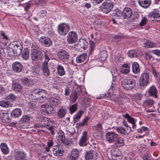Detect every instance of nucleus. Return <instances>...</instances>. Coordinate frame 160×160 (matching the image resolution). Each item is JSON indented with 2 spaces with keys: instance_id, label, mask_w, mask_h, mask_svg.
I'll return each instance as SVG.
<instances>
[{
  "instance_id": "obj_29",
  "label": "nucleus",
  "mask_w": 160,
  "mask_h": 160,
  "mask_svg": "<svg viewBox=\"0 0 160 160\" xmlns=\"http://www.w3.org/2000/svg\"><path fill=\"white\" fill-rule=\"evenodd\" d=\"M49 101L52 105L57 107L60 103V98L58 96L52 97L50 98Z\"/></svg>"
},
{
  "instance_id": "obj_34",
  "label": "nucleus",
  "mask_w": 160,
  "mask_h": 160,
  "mask_svg": "<svg viewBox=\"0 0 160 160\" xmlns=\"http://www.w3.org/2000/svg\"><path fill=\"white\" fill-rule=\"evenodd\" d=\"M57 138L60 143H65V142L66 139L65 134L62 130H60L59 132Z\"/></svg>"
},
{
  "instance_id": "obj_48",
  "label": "nucleus",
  "mask_w": 160,
  "mask_h": 160,
  "mask_svg": "<svg viewBox=\"0 0 160 160\" xmlns=\"http://www.w3.org/2000/svg\"><path fill=\"white\" fill-rule=\"evenodd\" d=\"M78 105L77 103H76L70 106L69 110L70 113L72 114L75 112L77 109Z\"/></svg>"
},
{
  "instance_id": "obj_1",
  "label": "nucleus",
  "mask_w": 160,
  "mask_h": 160,
  "mask_svg": "<svg viewBox=\"0 0 160 160\" xmlns=\"http://www.w3.org/2000/svg\"><path fill=\"white\" fill-rule=\"evenodd\" d=\"M47 96L46 91L44 90L39 89H33L29 95L30 98L28 104V106L31 108L35 105L37 101L41 102L47 101L48 100Z\"/></svg>"
},
{
  "instance_id": "obj_53",
  "label": "nucleus",
  "mask_w": 160,
  "mask_h": 160,
  "mask_svg": "<svg viewBox=\"0 0 160 160\" xmlns=\"http://www.w3.org/2000/svg\"><path fill=\"white\" fill-rule=\"evenodd\" d=\"M157 47L156 43L153 42L152 41H148L147 48H153Z\"/></svg>"
},
{
  "instance_id": "obj_5",
  "label": "nucleus",
  "mask_w": 160,
  "mask_h": 160,
  "mask_svg": "<svg viewBox=\"0 0 160 160\" xmlns=\"http://www.w3.org/2000/svg\"><path fill=\"white\" fill-rule=\"evenodd\" d=\"M88 43L86 39H79L77 44L74 45L75 49L78 51H83L87 48Z\"/></svg>"
},
{
  "instance_id": "obj_8",
  "label": "nucleus",
  "mask_w": 160,
  "mask_h": 160,
  "mask_svg": "<svg viewBox=\"0 0 160 160\" xmlns=\"http://www.w3.org/2000/svg\"><path fill=\"white\" fill-rule=\"evenodd\" d=\"M58 33L62 35H65L67 34L69 30V26L68 24L63 23L58 25Z\"/></svg>"
},
{
  "instance_id": "obj_33",
  "label": "nucleus",
  "mask_w": 160,
  "mask_h": 160,
  "mask_svg": "<svg viewBox=\"0 0 160 160\" xmlns=\"http://www.w3.org/2000/svg\"><path fill=\"white\" fill-rule=\"evenodd\" d=\"M48 61H44V62L42 63V66L43 72L46 76H49L50 73V71L48 67Z\"/></svg>"
},
{
  "instance_id": "obj_22",
  "label": "nucleus",
  "mask_w": 160,
  "mask_h": 160,
  "mask_svg": "<svg viewBox=\"0 0 160 160\" xmlns=\"http://www.w3.org/2000/svg\"><path fill=\"white\" fill-rule=\"evenodd\" d=\"M57 55L59 59L61 60H66L69 58L68 53L64 50H60L58 51Z\"/></svg>"
},
{
  "instance_id": "obj_42",
  "label": "nucleus",
  "mask_w": 160,
  "mask_h": 160,
  "mask_svg": "<svg viewBox=\"0 0 160 160\" xmlns=\"http://www.w3.org/2000/svg\"><path fill=\"white\" fill-rule=\"evenodd\" d=\"M52 150L53 154L56 157L61 156L63 153V150L58 148H53Z\"/></svg>"
},
{
  "instance_id": "obj_15",
  "label": "nucleus",
  "mask_w": 160,
  "mask_h": 160,
  "mask_svg": "<svg viewBox=\"0 0 160 160\" xmlns=\"http://www.w3.org/2000/svg\"><path fill=\"white\" fill-rule=\"evenodd\" d=\"M111 153L113 160H115V159H117V160H118L122 158L121 152L117 148H112L111 150Z\"/></svg>"
},
{
  "instance_id": "obj_23",
  "label": "nucleus",
  "mask_w": 160,
  "mask_h": 160,
  "mask_svg": "<svg viewBox=\"0 0 160 160\" xmlns=\"http://www.w3.org/2000/svg\"><path fill=\"white\" fill-rule=\"evenodd\" d=\"M88 140L87 133L84 131L83 132L82 135L79 140V144L80 146H85L87 144Z\"/></svg>"
},
{
  "instance_id": "obj_45",
  "label": "nucleus",
  "mask_w": 160,
  "mask_h": 160,
  "mask_svg": "<svg viewBox=\"0 0 160 160\" xmlns=\"http://www.w3.org/2000/svg\"><path fill=\"white\" fill-rule=\"evenodd\" d=\"M22 58L25 60H27L29 58V51L27 48H25L23 51L22 53Z\"/></svg>"
},
{
  "instance_id": "obj_30",
  "label": "nucleus",
  "mask_w": 160,
  "mask_h": 160,
  "mask_svg": "<svg viewBox=\"0 0 160 160\" xmlns=\"http://www.w3.org/2000/svg\"><path fill=\"white\" fill-rule=\"evenodd\" d=\"M128 57L130 58L137 57L142 55V52L138 50H132L128 51Z\"/></svg>"
},
{
  "instance_id": "obj_32",
  "label": "nucleus",
  "mask_w": 160,
  "mask_h": 160,
  "mask_svg": "<svg viewBox=\"0 0 160 160\" xmlns=\"http://www.w3.org/2000/svg\"><path fill=\"white\" fill-rule=\"evenodd\" d=\"M12 67L13 70L17 72H21L23 68L21 64L18 62H14Z\"/></svg>"
},
{
  "instance_id": "obj_59",
  "label": "nucleus",
  "mask_w": 160,
  "mask_h": 160,
  "mask_svg": "<svg viewBox=\"0 0 160 160\" xmlns=\"http://www.w3.org/2000/svg\"><path fill=\"white\" fill-rule=\"evenodd\" d=\"M90 118V117L87 116L85 117L83 120L81 124V126L86 125L88 122V121Z\"/></svg>"
},
{
  "instance_id": "obj_47",
  "label": "nucleus",
  "mask_w": 160,
  "mask_h": 160,
  "mask_svg": "<svg viewBox=\"0 0 160 160\" xmlns=\"http://www.w3.org/2000/svg\"><path fill=\"white\" fill-rule=\"evenodd\" d=\"M115 143L116 145L118 147H120L123 146L124 144V142L123 139L121 137L118 138Z\"/></svg>"
},
{
  "instance_id": "obj_39",
  "label": "nucleus",
  "mask_w": 160,
  "mask_h": 160,
  "mask_svg": "<svg viewBox=\"0 0 160 160\" xmlns=\"http://www.w3.org/2000/svg\"><path fill=\"white\" fill-rule=\"evenodd\" d=\"M108 57V52L105 50L101 51L98 56V58L100 60H106Z\"/></svg>"
},
{
  "instance_id": "obj_57",
  "label": "nucleus",
  "mask_w": 160,
  "mask_h": 160,
  "mask_svg": "<svg viewBox=\"0 0 160 160\" xmlns=\"http://www.w3.org/2000/svg\"><path fill=\"white\" fill-rule=\"evenodd\" d=\"M154 102L152 99L146 100L144 102L145 104L149 107L152 106L154 104Z\"/></svg>"
},
{
  "instance_id": "obj_9",
  "label": "nucleus",
  "mask_w": 160,
  "mask_h": 160,
  "mask_svg": "<svg viewBox=\"0 0 160 160\" xmlns=\"http://www.w3.org/2000/svg\"><path fill=\"white\" fill-rule=\"evenodd\" d=\"M32 119V117L29 115H23L20 120V123L22 128H28L29 125V121Z\"/></svg>"
},
{
  "instance_id": "obj_26",
  "label": "nucleus",
  "mask_w": 160,
  "mask_h": 160,
  "mask_svg": "<svg viewBox=\"0 0 160 160\" xmlns=\"http://www.w3.org/2000/svg\"><path fill=\"white\" fill-rule=\"evenodd\" d=\"M122 12L124 19L129 18L132 15V11L129 8H125Z\"/></svg>"
},
{
  "instance_id": "obj_35",
  "label": "nucleus",
  "mask_w": 160,
  "mask_h": 160,
  "mask_svg": "<svg viewBox=\"0 0 160 160\" xmlns=\"http://www.w3.org/2000/svg\"><path fill=\"white\" fill-rule=\"evenodd\" d=\"M123 116L128 120L129 123L132 124V128H134V127L135 126V120L134 118L132 117L128 113L125 114L124 115H123Z\"/></svg>"
},
{
  "instance_id": "obj_41",
  "label": "nucleus",
  "mask_w": 160,
  "mask_h": 160,
  "mask_svg": "<svg viewBox=\"0 0 160 160\" xmlns=\"http://www.w3.org/2000/svg\"><path fill=\"white\" fill-rule=\"evenodd\" d=\"M132 71L135 74H138L140 72L139 67L137 62H134L133 63L132 65Z\"/></svg>"
},
{
  "instance_id": "obj_51",
  "label": "nucleus",
  "mask_w": 160,
  "mask_h": 160,
  "mask_svg": "<svg viewBox=\"0 0 160 160\" xmlns=\"http://www.w3.org/2000/svg\"><path fill=\"white\" fill-rule=\"evenodd\" d=\"M122 12L120 10H118L116 13H115V15H114L115 19H119L121 18V17H122Z\"/></svg>"
},
{
  "instance_id": "obj_24",
  "label": "nucleus",
  "mask_w": 160,
  "mask_h": 160,
  "mask_svg": "<svg viewBox=\"0 0 160 160\" xmlns=\"http://www.w3.org/2000/svg\"><path fill=\"white\" fill-rule=\"evenodd\" d=\"M15 160H28L22 152L18 151L16 152L14 156Z\"/></svg>"
},
{
  "instance_id": "obj_54",
  "label": "nucleus",
  "mask_w": 160,
  "mask_h": 160,
  "mask_svg": "<svg viewBox=\"0 0 160 160\" xmlns=\"http://www.w3.org/2000/svg\"><path fill=\"white\" fill-rule=\"evenodd\" d=\"M148 40L145 39H142L140 40V44L144 47H147Z\"/></svg>"
},
{
  "instance_id": "obj_61",
  "label": "nucleus",
  "mask_w": 160,
  "mask_h": 160,
  "mask_svg": "<svg viewBox=\"0 0 160 160\" xmlns=\"http://www.w3.org/2000/svg\"><path fill=\"white\" fill-rule=\"evenodd\" d=\"M117 71L116 70H112L111 71V73L112 74V81H115L116 80V77L118 74L117 72L116 73Z\"/></svg>"
},
{
  "instance_id": "obj_7",
  "label": "nucleus",
  "mask_w": 160,
  "mask_h": 160,
  "mask_svg": "<svg viewBox=\"0 0 160 160\" xmlns=\"http://www.w3.org/2000/svg\"><path fill=\"white\" fill-rule=\"evenodd\" d=\"M113 8V5L111 1L107 0L102 3L100 6L102 12L107 13L109 12Z\"/></svg>"
},
{
  "instance_id": "obj_12",
  "label": "nucleus",
  "mask_w": 160,
  "mask_h": 160,
  "mask_svg": "<svg viewBox=\"0 0 160 160\" xmlns=\"http://www.w3.org/2000/svg\"><path fill=\"white\" fill-rule=\"evenodd\" d=\"M149 81V76L147 73H143L139 79V85L140 86L144 87L147 85Z\"/></svg>"
},
{
  "instance_id": "obj_27",
  "label": "nucleus",
  "mask_w": 160,
  "mask_h": 160,
  "mask_svg": "<svg viewBox=\"0 0 160 160\" xmlns=\"http://www.w3.org/2000/svg\"><path fill=\"white\" fill-rule=\"evenodd\" d=\"M149 94L152 97L156 98L157 97V90L154 86H150L148 89Z\"/></svg>"
},
{
  "instance_id": "obj_43",
  "label": "nucleus",
  "mask_w": 160,
  "mask_h": 160,
  "mask_svg": "<svg viewBox=\"0 0 160 160\" xmlns=\"http://www.w3.org/2000/svg\"><path fill=\"white\" fill-rule=\"evenodd\" d=\"M53 143L52 141L51 140L47 142V146L45 147L43 149L44 153H46L50 151V148L53 145Z\"/></svg>"
},
{
  "instance_id": "obj_36",
  "label": "nucleus",
  "mask_w": 160,
  "mask_h": 160,
  "mask_svg": "<svg viewBox=\"0 0 160 160\" xmlns=\"http://www.w3.org/2000/svg\"><path fill=\"white\" fill-rule=\"evenodd\" d=\"M0 148L2 153L6 155L9 152V148L8 146L5 143H2L0 145Z\"/></svg>"
},
{
  "instance_id": "obj_46",
  "label": "nucleus",
  "mask_w": 160,
  "mask_h": 160,
  "mask_svg": "<svg viewBox=\"0 0 160 160\" xmlns=\"http://www.w3.org/2000/svg\"><path fill=\"white\" fill-rule=\"evenodd\" d=\"M57 71L58 74L61 76H64L65 73L63 68L60 65L58 66L57 68Z\"/></svg>"
},
{
  "instance_id": "obj_64",
  "label": "nucleus",
  "mask_w": 160,
  "mask_h": 160,
  "mask_svg": "<svg viewBox=\"0 0 160 160\" xmlns=\"http://www.w3.org/2000/svg\"><path fill=\"white\" fill-rule=\"evenodd\" d=\"M147 22V19L145 17H144L142 18V20L140 22L139 24L140 26H143L146 24Z\"/></svg>"
},
{
  "instance_id": "obj_21",
  "label": "nucleus",
  "mask_w": 160,
  "mask_h": 160,
  "mask_svg": "<svg viewBox=\"0 0 160 160\" xmlns=\"http://www.w3.org/2000/svg\"><path fill=\"white\" fill-rule=\"evenodd\" d=\"M22 81L24 86L27 87H32L35 82L34 79L26 77L22 78Z\"/></svg>"
},
{
  "instance_id": "obj_20",
  "label": "nucleus",
  "mask_w": 160,
  "mask_h": 160,
  "mask_svg": "<svg viewBox=\"0 0 160 160\" xmlns=\"http://www.w3.org/2000/svg\"><path fill=\"white\" fill-rule=\"evenodd\" d=\"M150 19L153 21H160V13L158 11H152L149 14Z\"/></svg>"
},
{
  "instance_id": "obj_40",
  "label": "nucleus",
  "mask_w": 160,
  "mask_h": 160,
  "mask_svg": "<svg viewBox=\"0 0 160 160\" xmlns=\"http://www.w3.org/2000/svg\"><path fill=\"white\" fill-rule=\"evenodd\" d=\"M12 88L16 92H20L22 89V86L21 84L18 83H13Z\"/></svg>"
},
{
  "instance_id": "obj_16",
  "label": "nucleus",
  "mask_w": 160,
  "mask_h": 160,
  "mask_svg": "<svg viewBox=\"0 0 160 160\" xmlns=\"http://www.w3.org/2000/svg\"><path fill=\"white\" fill-rule=\"evenodd\" d=\"M85 160H95L97 158V153L95 151L86 152L85 156Z\"/></svg>"
},
{
  "instance_id": "obj_18",
  "label": "nucleus",
  "mask_w": 160,
  "mask_h": 160,
  "mask_svg": "<svg viewBox=\"0 0 160 160\" xmlns=\"http://www.w3.org/2000/svg\"><path fill=\"white\" fill-rule=\"evenodd\" d=\"M42 54L39 50L31 51V57L32 60H40L42 58Z\"/></svg>"
},
{
  "instance_id": "obj_62",
  "label": "nucleus",
  "mask_w": 160,
  "mask_h": 160,
  "mask_svg": "<svg viewBox=\"0 0 160 160\" xmlns=\"http://www.w3.org/2000/svg\"><path fill=\"white\" fill-rule=\"evenodd\" d=\"M32 48L31 50H40V48L37 45V44L35 42H33L32 44Z\"/></svg>"
},
{
  "instance_id": "obj_52",
  "label": "nucleus",
  "mask_w": 160,
  "mask_h": 160,
  "mask_svg": "<svg viewBox=\"0 0 160 160\" xmlns=\"http://www.w3.org/2000/svg\"><path fill=\"white\" fill-rule=\"evenodd\" d=\"M133 97L135 101L136 102L138 103H139L141 99V95L138 93L135 94L133 95Z\"/></svg>"
},
{
  "instance_id": "obj_2",
  "label": "nucleus",
  "mask_w": 160,
  "mask_h": 160,
  "mask_svg": "<svg viewBox=\"0 0 160 160\" xmlns=\"http://www.w3.org/2000/svg\"><path fill=\"white\" fill-rule=\"evenodd\" d=\"M115 84L112 82L111 87L108 91L107 94L103 93L97 97V98L98 99L105 98L109 96L110 97V99L114 101L116 103L118 104L120 107H122L123 105V102H124V99L127 101L128 100V98L127 97H122L118 94H116L114 93L115 92Z\"/></svg>"
},
{
  "instance_id": "obj_49",
  "label": "nucleus",
  "mask_w": 160,
  "mask_h": 160,
  "mask_svg": "<svg viewBox=\"0 0 160 160\" xmlns=\"http://www.w3.org/2000/svg\"><path fill=\"white\" fill-rule=\"evenodd\" d=\"M83 111L81 110L78 111V112L76 114L74 117V120H78L80 119L83 113Z\"/></svg>"
},
{
  "instance_id": "obj_50",
  "label": "nucleus",
  "mask_w": 160,
  "mask_h": 160,
  "mask_svg": "<svg viewBox=\"0 0 160 160\" xmlns=\"http://www.w3.org/2000/svg\"><path fill=\"white\" fill-rule=\"evenodd\" d=\"M48 130L50 131L52 135H54L55 134V132L57 128L55 126H51L48 127Z\"/></svg>"
},
{
  "instance_id": "obj_56",
  "label": "nucleus",
  "mask_w": 160,
  "mask_h": 160,
  "mask_svg": "<svg viewBox=\"0 0 160 160\" xmlns=\"http://www.w3.org/2000/svg\"><path fill=\"white\" fill-rule=\"evenodd\" d=\"M6 98L8 101L12 102L15 100V97L13 94H10L7 96Z\"/></svg>"
},
{
  "instance_id": "obj_4",
  "label": "nucleus",
  "mask_w": 160,
  "mask_h": 160,
  "mask_svg": "<svg viewBox=\"0 0 160 160\" xmlns=\"http://www.w3.org/2000/svg\"><path fill=\"white\" fill-rule=\"evenodd\" d=\"M135 80L132 78L124 79L122 82V87L127 90L132 89L135 87Z\"/></svg>"
},
{
  "instance_id": "obj_37",
  "label": "nucleus",
  "mask_w": 160,
  "mask_h": 160,
  "mask_svg": "<svg viewBox=\"0 0 160 160\" xmlns=\"http://www.w3.org/2000/svg\"><path fill=\"white\" fill-rule=\"evenodd\" d=\"M22 110L19 108H16L14 109L11 113V115L14 118L19 117L22 114Z\"/></svg>"
},
{
  "instance_id": "obj_58",
  "label": "nucleus",
  "mask_w": 160,
  "mask_h": 160,
  "mask_svg": "<svg viewBox=\"0 0 160 160\" xmlns=\"http://www.w3.org/2000/svg\"><path fill=\"white\" fill-rule=\"evenodd\" d=\"M122 39L123 37H122L119 35H116L114 37L113 41L117 43H118Z\"/></svg>"
},
{
  "instance_id": "obj_31",
  "label": "nucleus",
  "mask_w": 160,
  "mask_h": 160,
  "mask_svg": "<svg viewBox=\"0 0 160 160\" xmlns=\"http://www.w3.org/2000/svg\"><path fill=\"white\" fill-rule=\"evenodd\" d=\"M78 156V150L76 149H73L70 153V156L69 157L68 160H77Z\"/></svg>"
},
{
  "instance_id": "obj_11",
  "label": "nucleus",
  "mask_w": 160,
  "mask_h": 160,
  "mask_svg": "<svg viewBox=\"0 0 160 160\" xmlns=\"http://www.w3.org/2000/svg\"><path fill=\"white\" fill-rule=\"evenodd\" d=\"M106 136L107 141L109 143H112L116 141L119 135L114 132H110L106 133Z\"/></svg>"
},
{
  "instance_id": "obj_19",
  "label": "nucleus",
  "mask_w": 160,
  "mask_h": 160,
  "mask_svg": "<svg viewBox=\"0 0 160 160\" xmlns=\"http://www.w3.org/2000/svg\"><path fill=\"white\" fill-rule=\"evenodd\" d=\"M41 109L42 112L49 114L51 113L53 111V108L52 106L47 103L41 105Z\"/></svg>"
},
{
  "instance_id": "obj_44",
  "label": "nucleus",
  "mask_w": 160,
  "mask_h": 160,
  "mask_svg": "<svg viewBox=\"0 0 160 160\" xmlns=\"http://www.w3.org/2000/svg\"><path fill=\"white\" fill-rule=\"evenodd\" d=\"M66 113V109L62 108H60L58 112V115L59 117L62 118L64 117Z\"/></svg>"
},
{
  "instance_id": "obj_14",
  "label": "nucleus",
  "mask_w": 160,
  "mask_h": 160,
  "mask_svg": "<svg viewBox=\"0 0 160 160\" xmlns=\"http://www.w3.org/2000/svg\"><path fill=\"white\" fill-rule=\"evenodd\" d=\"M76 88H77L79 90L80 87L78 86L77 84H75L73 86V91L71 93L70 99L71 102H75L77 99L78 96L80 95V92L78 90H76L75 89Z\"/></svg>"
},
{
  "instance_id": "obj_55",
  "label": "nucleus",
  "mask_w": 160,
  "mask_h": 160,
  "mask_svg": "<svg viewBox=\"0 0 160 160\" xmlns=\"http://www.w3.org/2000/svg\"><path fill=\"white\" fill-rule=\"evenodd\" d=\"M87 58V54L85 53H84L78 56L76 60H85Z\"/></svg>"
},
{
  "instance_id": "obj_10",
  "label": "nucleus",
  "mask_w": 160,
  "mask_h": 160,
  "mask_svg": "<svg viewBox=\"0 0 160 160\" xmlns=\"http://www.w3.org/2000/svg\"><path fill=\"white\" fill-rule=\"evenodd\" d=\"M10 119L11 114L8 111H2L0 112V120L2 122H8Z\"/></svg>"
},
{
  "instance_id": "obj_63",
  "label": "nucleus",
  "mask_w": 160,
  "mask_h": 160,
  "mask_svg": "<svg viewBox=\"0 0 160 160\" xmlns=\"http://www.w3.org/2000/svg\"><path fill=\"white\" fill-rule=\"evenodd\" d=\"M90 42V52L91 53H92L94 50L95 44L93 42L91 41Z\"/></svg>"
},
{
  "instance_id": "obj_13",
  "label": "nucleus",
  "mask_w": 160,
  "mask_h": 160,
  "mask_svg": "<svg viewBox=\"0 0 160 160\" xmlns=\"http://www.w3.org/2000/svg\"><path fill=\"white\" fill-rule=\"evenodd\" d=\"M39 41L41 45L46 47H50L52 44V40L48 37H40L39 39Z\"/></svg>"
},
{
  "instance_id": "obj_17",
  "label": "nucleus",
  "mask_w": 160,
  "mask_h": 160,
  "mask_svg": "<svg viewBox=\"0 0 160 160\" xmlns=\"http://www.w3.org/2000/svg\"><path fill=\"white\" fill-rule=\"evenodd\" d=\"M77 33L74 32H69L67 36V41L68 43L72 44L75 42L77 39Z\"/></svg>"
},
{
  "instance_id": "obj_28",
  "label": "nucleus",
  "mask_w": 160,
  "mask_h": 160,
  "mask_svg": "<svg viewBox=\"0 0 160 160\" xmlns=\"http://www.w3.org/2000/svg\"><path fill=\"white\" fill-rule=\"evenodd\" d=\"M139 5L144 8H148L151 3V0H138Z\"/></svg>"
},
{
  "instance_id": "obj_60",
  "label": "nucleus",
  "mask_w": 160,
  "mask_h": 160,
  "mask_svg": "<svg viewBox=\"0 0 160 160\" xmlns=\"http://www.w3.org/2000/svg\"><path fill=\"white\" fill-rule=\"evenodd\" d=\"M117 132L119 133L122 134H126L125 128L122 127H119L117 128Z\"/></svg>"
},
{
  "instance_id": "obj_6",
  "label": "nucleus",
  "mask_w": 160,
  "mask_h": 160,
  "mask_svg": "<svg viewBox=\"0 0 160 160\" xmlns=\"http://www.w3.org/2000/svg\"><path fill=\"white\" fill-rule=\"evenodd\" d=\"M93 136L96 139L99 140L101 139L103 134L102 125L99 123L95 126L93 128Z\"/></svg>"
},
{
  "instance_id": "obj_3",
  "label": "nucleus",
  "mask_w": 160,
  "mask_h": 160,
  "mask_svg": "<svg viewBox=\"0 0 160 160\" xmlns=\"http://www.w3.org/2000/svg\"><path fill=\"white\" fill-rule=\"evenodd\" d=\"M16 42L10 43L8 46V55L9 59H15L16 57L19 55L22 51V47L19 43Z\"/></svg>"
},
{
  "instance_id": "obj_25",
  "label": "nucleus",
  "mask_w": 160,
  "mask_h": 160,
  "mask_svg": "<svg viewBox=\"0 0 160 160\" xmlns=\"http://www.w3.org/2000/svg\"><path fill=\"white\" fill-rule=\"evenodd\" d=\"M52 122L50 119L44 117L41 118L40 120V124L43 126L48 128L50 126Z\"/></svg>"
},
{
  "instance_id": "obj_38",
  "label": "nucleus",
  "mask_w": 160,
  "mask_h": 160,
  "mask_svg": "<svg viewBox=\"0 0 160 160\" xmlns=\"http://www.w3.org/2000/svg\"><path fill=\"white\" fill-rule=\"evenodd\" d=\"M130 68L127 64H123L121 67V72L124 74H127L130 72Z\"/></svg>"
}]
</instances>
